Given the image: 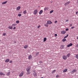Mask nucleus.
I'll list each match as a JSON object with an SVG mask.
<instances>
[{"label": "nucleus", "mask_w": 78, "mask_h": 78, "mask_svg": "<svg viewBox=\"0 0 78 78\" xmlns=\"http://www.w3.org/2000/svg\"><path fill=\"white\" fill-rule=\"evenodd\" d=\"M9 61V59H7L5 60V62H8Z\"/></svg>", "instance_id": "obj_17"}, {"label": "nucleus", "mask_w": 78, "mask_h": 78, "mask_svg": "<svg viewBox=\"0 0 78 78\" xmlns=\"http://www.w3.org/2000/svg\"><path fill=\"white\" fill-rule=\"evenodd\" d=\"M11 72H9L7 73L6 74V75L7 76H9L10 75V73Z\"/></svg>", "instance_id": "obj_16"}, {"label": "nucleus", "mask_w": 78, "mask_h": 78, "mask_svg": "<svg viewBox=\"0 0 78 78\" xmlns=\"http://www.w3.org/2000/svg\"><path fill=\"white\" fill-rule=\"evenodd\" d=\"M32 55H30L28 57V59L30 60L31 59H32Z\"/></svg>", "instance_id": "obj_12"}, {"label": "nucleus", "mask_w": 78, "mask_h": 78, "mask_svg": "<svg viewBox=\"0 0 78 78\" xmlns=\"http://www.w3.org/2000/svg\"><path fill=\"white\" fill-rule=\"evenodd\" d=\"M62 58L64 60H66V59L67 58V57L66 55H64L62 56Z\"/></svg>", "instance_id": "obj_2"}, {"label": "nucleus", "mask_w": 78, "mask_h": 78, "mask_svg": "<svg viewBox=\"0 0 78 78\" xmlns=\"http://www.w3.org/2000/svg\"><path fill=\"white\" fill-rule=\"evenodd\" d=\"M16 10L19 11L20 9V6H18L16 8Z\"/></svg>", "instance_id": "obj_11"}, {"label": "nucleus", "mask_w": 78, "mask_h": 78, "mask_svg": "<svg viewBox=\"0 0 78 78\" xmlns=\"http://www.w3.org/2000/svg\"><path fill=\"white\" fill-rule=\"evenodd\" d=\"M0 75H3L4 76H5V74L2 73V72H0Z\"/></svg>", "instance_id": "obj_13"}, {"label": "nucleus", "mask_w": 78, "mask_h": 78, "mask_svg": "<svg viewBox=\"0 0 78 78\" xmlns=\"http://www.w3.org/2000/svg\"><path fill=\"white\" fill-rule=\"evenodd\" d=\"M70 53H69L66 56L67 58H69L70 57Z\"/></svg>", "instance_id": "obj_20"}, {"label": "nucleus", "mask_w": 78, "mask_h": 78, "mask_svg": "<svg viewBox=\"0 0 78 78\" xmlns=\"http://www.w3.org/2000/svg\"><path fill=\"white\" fill-rule=\"evenodd\" d=\"M37 13V9H35L34 11V15H36Z\"/></svg>", "instance_id": "obj_5"}, {"label": "nucleus", "mask_w": 78, "mask_h": 78, "mask_svg": "<svg viewBox=\"0 0 78 78\" xmlns=\"http://www.w3.org/2000/svg\"><path fill=\"white\" fill-rule=\"evenodd\" d=\"M28 45H25L23 47V48H28Z\"/></svg>", "instance_id": "obj_15"}, {"label": "nucleus", "mask_w": 78, "mask_h": 78, "mask_svg": "<svg viewBox=\"0 0 78 78\" xmlns=\"http://www.w3.org/2000/svg\"><path fill=\"white\" fill-rule=\"evenodd\" d=\"M47 41V38L46 37H45L44 39V42H45Z\"/></svg>", "instance_id": "obj_23"}, {"label": "nucleus", "mask_w": 78, "mask_h": 78, "mask_svg": "<svg viewBox=\"0 0 78 78\" xmlns=\"http://www.w3.org/2000/svg\"><path fill=\"white\" fill-rule=\"evenodd\" d=\"M39 52H37L36 53V56H37V55H39Z\"/></svg>", "instance_id": "obj_28"}, {"label": "nucleus", "mask_w": 78, "mask_h": 78, "mask_svg": "<svg viewBox=\"0 0 78 78\" xmlns=\"http://www.w3.org/2000/svg\"><path fill=\"white\" fill-rule=\"evenodd\" d=\"M77 50H78V49H77Z\"/></svg>", "instance_id": "obj_54"}, {"label": "nucleus", "mask_w": 78, "mask_h": 78, "mask_svg": "<svg viewBox=\"0 0 78 78\" xmlns=\"http://www.w3.org/2000/svg\"><path fill=\"white\" fill-rule=\"evenodd\" d=\"M51 3H52V2H51Z\"/></svg>", "instance_id": "obj_56"}, {"label": "nucleus", "mask_w": 78, "mask_h": 78, "mask_svg": "<svg viewBox=\"0 0 78 78\" xmlns=\"http://www.w3.org/2000/svg\"><path fill=\"white\" fill-rule=\"evenodd\" d=\"M68 36H69V34H67V35L66 36H65L64 37V38H67V37H68Z\"/></svg>", "instance_id": "obj_30"}, {"label": "nucleus", "mask_w": 78, "mask_h": 78, "mask_svg": "<svg viewBox=\"0 0 78 78\" xmlns=\"http://www.w3.org/2000/svg\"><path fill=\"white\" fill-rule=\"evenodd\" d=\"M30 73L29 72H27V75H29V74H30Z\"/></svg>", "instance_id": "obj_36"}, {"label": "nucleus", "mask_w": 78, "mask_h": 78, "mask_svg": "<svg viewBox=\"0 0 78 78\" xmlns=\"http://www.w3.org/2000/svg\"><path fill=\"white\" fill-rule=\"evenodd\" d=\"M75 58H77V59H78V54H76L75 56Z\"/></svg>", "instance_id": "obj_27"}, {"label": "nucleus", "mask_w": 78, "mask_h": 78, "mask_svg": "<svg viewBox=\"0 0 78 78\" xmlns=\"http://www.w3.org/2000/svg\"><path fill=\"white\" fill-rule=\"evenodd\" d=\"M9 62L10 63H11L12 62V60H11Z\"/></svg>", "instance_id": "obj_39"}, {"label": "nucleus", "mask_w": 78, "mask_h": 78, "mask_svg": "<svg viewBox=\"0 0 78 78\" xmlns=\"http://www.w3.org/2000/svg\"><path fill=\"white\" fill-rule=\"evenodd\" d=\"M66 22H69V20H66Z\"/></svg>", "instance_id": "obj_42"}, {"label": "nucleus", "mask_w": 78, "mask_h": 78, "mask_svg": "<svg viewBox=\"0 0 78 78\" xmlns=\"http://www.w3.org/2000/svg\"><path fill=\"white\" fill-rule=\"evenodd\" d=\"M6 35V33H4L3 34V36H5Z\"/></svg>", "instance_id": "obj_38"}, {"label": "nucleus", "mask_w": 78, "mask_h": 78, "mask_svg": "<svg viewBox=\"0 0 78 78\" xmlns=\"http://www.w3.org/2000/svg\"><path fill=\"white\" fill-rule=\"evenodd\" d=\"M7 1H5V2H3L2 3V5H4L5 4H6V3H7Z\"/></svg>", "instance_id": "obj_22"}, {"label": "nucleus", "mask_w": 78, "mask_h": 78, "mask_svg": "<svg viewBox=\"0 0 78 78\" xmlns=\"http://www.w3.org/2000/svg\"><path fill=\"white\" fill-rule=\"evenodd\" d=\"M55 37H56V36H57V35L56 34H55Z\"/></svg>", "instance_id": "obj_45"}, {"label": "nucleus", "mask_w": 78, "mask_h": 78, "mask_svg": "<svg viewBox=\"0 0 78 78\" xmlns=\"http://www.w3.org/2000/svg\"><path fill=\"white\" fill-rule=\"evenodd\" d=\"M23 73H21L19 75V76H20V77H21L22 76H23Z\"/></svg>", "instance_id": "obj_8"}, {"label": "nucleus", "mask_w": 78, "mask_h": 78, "mask_svg": "<svg viewBox=\"0 0 78 78\" xmlns=\"http://www.w3.org/2000/svg\"><path fill=\"white\" fill-rule=\"evenodd\" d=\"M78 13V12H76V14H77V13Z\"/></svg>", "instance_id": "obj_48"}, {"label": "nucleus", "mask_w": 78, "mask_h": 78, "mask_svg": "<svg viewBox=\"0 0 78 78\" xmlns=\"http://www.w3.org/2000/svg\"><path fill=\"white\" fill-rule=\"evenodd\" d=\"M77 3H78V0H77Z\"/></svg>", "instance_id": "obj_51"}, {"label": "nucleus", "mask_w": 78, "mask_h": 78, "mask_svg": "<svg viewBox=\"0 0 78 78\" xmlns=\"http://www.w3.org/2000/svg\"><path fill=\"white\" fill-rule=\"evenodd\" d=\"M75 28V27H71V29H73V28Z\"/></svg>", "instance_id": "obj_44"}, {"label": "nucleus", "mask_w": 78, "mask_h": 78, "mask_svg": "<svg viewBox=\"0 0 78 78\" xmlns=\"http://www.w3.org/2000/svg\"><path fill=\"white\" fill-rule=\"evenodd\" d=\"M16 27H13V30H15V29H16Z\"/></svg>", "instance_id": "obj_46"}, {"label": "nucleus", "mask_w": 78, "mask_h": 78, "mask_svg": "<svg viewBox=\"0 0 78 78\" xmlns=\"http://www.w3.org/2000/svg\"><path fill=\"white\" fill-rule=\"evenodd\" d=\"M33 72H34V73H33V74L34 75V76H37V73H36L34 71H33Z\"/></svg>", "instance_id": "obj_6"}, {"label": "nucleus", "mask_w": 78, "mask_h": 78, "mask_svg": "<svg viewBox=\"0 0 78 78\" xmlns=\"http://www.w3.org/2000/svg\"><path fill=\"white\" fill-rule=\"evenodd\" d=\"M66 31H61V34H66Z\"/></svg>", "instance_id": "obj_9"}, {"label": "nucleus", "mask_w": 78, "mask_h": 78, "mask_svg": "<svg viewBox=\"0 0 78 78\" xmlns=\"http://www.w3.org/2000/svg\"><path fill=\"white\" fill-rule=\"evenodd\" d=\"M76 47H78V44L76 45Z\"/></svg>", "instance_id": "obj_47"}, {"label": "nucleus", "mask_w": 78, "mask_h": 78, "mask_svg": "<svg viewBox=\"0 0 78 78\" xmlns=\"http://www.w3.org/2000/svg\"><path fill=\"white\" fill-rule=\"evenodd\" d=\"M31 69V66H29V67H28L27 69H26V70L27 72H29L30 70V69Z\"/></svg>", "instance_id": "obj_3"}, {"label": "nucleus", "mask_w": 78, "mask_h": 78, "mask_svg": "<svg viewBox=\"0 0 78 78\" xmlns=\"http://www.w3.org/2000/svg\"><path fill=\"white\" fill-rule=\"evenodd\" d=\"M19 22H20L19 20H17L16 21V23H19Z\"/></svg>", "instance_id": "obj_31"}, {"label": "nucleus", "mask_w": 78, "mask_h": 78, "mask_svg": "<svg viewBox=\"0 0 78 78\" xmlns=\"http://www.w3.org/2000/svg\"><path fill=\"white\" fill-rule=\"evenodd\" d=\"M47 7H45V8H44V11H46V10H47Z\"/></svg>", "instance_id": "obj_33"}, {"label": "nucleus", "mask_w": 78, "mask_h": 78, "mask_svg": "<svg viewBox=\"0 0 78 78\" xmlns=\"http://www.w3.org/2000/svg\"><path fill=\"white\" fill-rule=\"evenodd\" d=\"M53 11H54V10H52L50 11V14H51V13H52V12H53Z\"/></svg>", "instance_id": "obj_26"}, {"label": "nucleus", "mask_w": 78, "mask_h": 78, "mask_svg": "<svg viewBox=\"0 0 78 78\" xmlns=\"http://www.w3.org/2000/svg\"><path fill=\"white\" fill-rule=\"evenodd\" d=\"M41 78H44L43 77H41Z\"/></svg>", "instance_id": "obj_52"}, {"label": "nucleus", "mask_w": 78, "mask_h": 78, "mask_svg": "<svg viewBox=\"0 0 78 78\" xmlns=\"http://www.w3.org/2000/svg\"><path fill=\"white\" fill-rule=\"evenodd\" d=\"M23 14H27V10H25L23 12Z\"/></svg>", "instance_id": "obj_24"}, {"label": "nucleus", "mask_w": 78, "mask_h": 78, "mask_svg": "<svg viewBox=\"0 0 78 78\" xmlns=\"http://www.w3.org/2000/svg\"><path fill=\"white\" fill-rule=\"evenodd\" d=\"M16 24H13L12 25V26L13 27H15V26H16Z\"/></svg>", "instance_id": "obj_34"}, {"label": "nucleus", "mask_w": 78, "mask_h": 78, "mask_svg": "<svg viewBox=\"0 0 78 78\" xmlns=\"http://www.w3.org/2000/svg\"><path fill=\"white\" fill-rule=\"evenodd\" d=\"M51 3H52V2H51Z\"/></svg>", "instance_id": "obj_57"}, {"label": "nucleus", "mask_w": 78, "mask_h": 78, "mask_svg": "<svg viewBox=\"0 0 78 78\" xmlns=\"http://www.w3.org/2000/svg\"><path fill=\"white\" fill-rule=\"evenodd\" d=\"M67 69H64V70H63V72L64 73H65V72H67Z\"/></svg>", "instance_id": "obj_21"}, {"label": "nucleus", "mask_w": 78, "mask_h": 78, "mask_svg": "<svg viewBox=\"0 0 78 78\" xmlns=\"http://www.w3.org/2000/svg\"><path fill=\"white\" fill-rule=\"evenodd\" d=\"M55 71H56L55 70H54L52 72V73H55Z\"/></svg>", "instance_id": "obj_41"}, {"label": "nucleus", "mask_w": 78, "mask_h": 78, "mask_svg": "<svg viewBox=\"0 0 78 78\" xmlns=\"http://www.w3.org/2000/svg\"><path fill=\"white\" fill-rule=\"evenodd\" d=\"M21 16H22V14H18V16H19V17H20Z\"/></svg>", "instance_id": "obj_32"}, {"label": "nucleus", "mask_w": 78, "mask_h": 78, "mask_svg": "<svg viewBox=\"0 0 78 78\" xmlns=\"http://www.w3.org/2000/svg\"><path fill=\"white\" fill-rule=\"evenodd\" d=\"M15 43L16 42L15 41Z\"/></svg>", "instance_id": "obj_53"}, {"label": "nucleus", "mask_w": 78, "mask_h": 78, "mask_svg": "<svg viewBox=\"0 0 78 78\" xmlns=\"http://www.w3.org/2000/svg\"><path fill=\"white\" fill-rule=\"evenodd\" d=\"M8 28L10 30H12L13 28L12 26H9L8 27Z\"/></svg>", "instance_id": "obj_19"}, {"label": "nucleus", "mask_w": 78, "mask_h": 78, "mask_svg": "<svg viewBox=\"0 0 78 78\" xmlns=\"http://www.w3.org/2000/svg\"><path fill=\"white\" fill-rule=\"evenodd\" d=\"M69 30V29L68 28H67L66 30V31H67Z\"/></svg>", "instance_id": "obj_43"}, {"label": "nucleus", "mask_w": 78, "mask_h": 78, "mask_svg": "<svg viewBox=\"0 0 78 78\" xmlns=\"http://www.w3.org/2000/svg\"><path fill=\"white\" fill-rule=\"evenodd\" d=\"M77 25H78V23H77Z\"/></svg>", "instance_id": "obj_55"}, {"label": "nucleus", "mask_w": 78, "mask_h": 78, "mask_svg": "<svg viewBox=\"0 0 78 78\" xmlns=\"http://www.w3.org/2000/svg\"><path fill=\"white\" fill-rule=\"evenodd\" d=\"M69 3H70V2H67L65 3L64 5L65 6H67V5H69Z\"/></svg>", "instance_id": "obj_4"}, {"label": "nucleus", "mask_w": 78, "mask_h": 78, "mask_svg": "<svg viewBox=\"0 0 78 78\" xmlns=\"http://www.w3.org/2000/svg\"><path fill=\"white\" fill-rule=\"evenodd\" d=\"M42 13H43V10H41L39 12V14H42Z\"/></svg>", "instance_id": "obj_14"}, {"label": "nucleus", "mask_w": 78, "mask_h": 78, "mask_svg": "<svg viewBox=\"0 0 78 78\" xmlns=\"http://www.w3.org/2000/svg\"><path fill=\"white\" fill-rule=\"evenodd\" d=\"M41 27V26L40 25H39L38 26V27H37V28L38 29L39 28H40V27Z\"/></svg>", "instance_id": "obj_40"}, {"label": "nucleus", "mask_w": 78, "mask_h": 78, "mask_svg": "<svg viewBox=\"0 0 78 78\" xmlns=\"http://www.w3.org/2000/svg\"><path fill=\"white\" fill-rule=\"evenodd\" d=\"M61 49H63L64 48V45L62 44L61 45V46L60 47Z\"/></svg>", "instance_id": "obj_10"}, {"label": "nucleus", "mask_w": 78, "mask_h": 78, "mask_svg": "<svg viewBox=\"0 0 78 78\" xmlns=\"http://www.w3.org/2000/svg\"><path fill=\"white\" fill-rule=\"evenodd\" d=\"M44 26H45V27H48V25H47V24H44Z\"/></svg>", "instance_id": "obj_29"}, {"label": "nucleus", "mask_w": 78, "mask_h": 78, "mask_svg": "<svg viewBox=\"0 0 78 78\" xmlns=\"http://www.w3.org/2000/svg\"><path fill=\"white\" fill-rule=\"evenodd\" d=\"M73 45V44L72 43H70L67 46V47H71V46H72Z\"/></svg>", "instance_id": "obj_7"}, {"label": "nucleus", "mask_w": 78, "mask_h": 78, "mask_svg": "<svg viewBox=\"0 0 78 78\" xmlns=\"http://www.w3.org/2000/svg\"><path fill=\"white\" fill-rule=\"evenodd\" d=\"M76 69H73V71H72V72L73 73H75V72H76Z\"/></svg>", "instance_id": "obj_18"}, {"label": "nucleus", "mask_w": 78, "mask_h": 78, "mask_svg": "<svg viewBox=\"0 0 78 78\" xmlns=\"http://www.w3.org/2000/svg\"><path fill=\"white\" fill-rule=\"evenodd\" d=\"M72 24H70V26H72Z\"/></svg>", "instance_id": "obj_50"}, {"label": "nucleus", "mask_w": 78, "mask_h": 78, "mask_svg": "<svg viewBox=\"0 0 78 78\" xmlns=\"http://www.w3.org/2000/svg\"><path fill=\"white\" fill-rule=\"evenodd\" d=\"M57 21H55V23H57Z\"/></svg>", "instance_id": "obj_49"}, {"label": "nucleus", "mask_w": 78, "mask_h": 78, "mask_svg": "<svg viewBox=\"0 0 78 78\" xmlns=\"http://www.w3.org/2000/svg\"><path fill=\"white\" fill-rule=\"evenodd\" d=\"M62 42H65V41H66V39L65 38H64L62 40Z\"/></svg>", "instance_id": "obj_25"}, {"label": "nucleus", "mask_w": 78, "mask_h": 78, "mask_svg": "<svg viewBox=\"0 0 78 78\" xmlns=\"http://www.w3.org/2000/svg\"><path fill=\"white\" fill-rule=\"evenodd\" d=\"M39 62L40 64H41V63H42L43 62L41 61H40Z\"/></svg>", "instance_id": "obj_35"}, {"label": "nucleus", "mask_w": 78, "mask_h": 78, "mask_svg": "<svg viewBox=\"0 0 78 78\" xmlns=\"http://www.w3.org/2000/svg\"><path fill=\"white\" fill-rule=\"evenodd\" d=\"M59 76L58 75H57L56 76V78H58V77H59Z\"/></svg>", "instance_id": "obj_37"}, {"label": "nucleus", "mask_w": 78, "mask_h": 78, "mask_svg": "<svg viewBox=\"0 0 78 78\" xmlns=\"http://www.w3.org/2000/svg\"><path fill=\"white\" fill-rule=\"evenodd\" d=\"M52 23V22L51 21H48L46 23L47 25H50V24H51Z\"/></svg>", "instance_id": "obj_1"}]
</instances>
